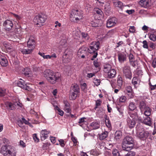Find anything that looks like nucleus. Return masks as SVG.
Here are the masks:
<instances>
[{
  "mask_svg": "<svg viewBox=\"0 0 156 156\" xmlns=\"http://www.w3.org/2000/svg\"><path fill=\"white\" fill-rule=\"evenodd\" d=\"M66 41L65 40H62L61 41L60 44L61 45L63 46V47H65L66 46Z\"/></svg>",
  "mask_w": 156,
  "mask_h": 156,
  "instance_id": "nucleus-61",
  "label": "nucleus"
},
{
  "mask_svg": "<svg viewBox=\"0 0 156 156\" xmlns=\"http://www.w3.org/2000/svg\"><path fill=\"white\" fill-rule=\"evenodd\" d=\"M142 113H144L145 115L149 116L151 114V109L148 107H146L145 108L141 111Z\"/></svg>",
  "mask_w": 156,
  "mask_h": 156,
  "instance_id": "nucleus-22",
  "label": "nucleus"
},
{
  "mask_svg": "<svg viewBox=\"0 0 156 156\" xmlns=\"http://www.w3.org/2000/svg\"><path fill=\"white\" fill-rule=\"evenodd\" d=\"M20 80L21 81L19 80L17 82L18 86L24 90H26V88L28 86L24 83V80H22L21 79H20Z\"/></svg>",
  "mask_w": 156,
  "mask_h": 156,
  "instance_id": "nucleus-21",
  "label": "nucleus"
},
{
  "mask_svg": "<svg viewBox=\"0 0 156 156\" xmlns=\"http://www.w3.org/2000/svg\"><path fill=\"white\" fill-rule=\"evenodd\" d=\"M133 140L132 137L129 136H126L124 139L122 143L133 145Z\"/></svg>",
  "mask_w": 156,
  "mask_h": 156,
  "instance_id": "nucleus-11",
  "label": "nucleus"
},
{
  "mask_svg": "<svg viewBox=\"0 0 156 156\" xmlns=\"http://www.w3.org/2000/svg\"><path fill=\"white\" fill-rule=\"evenodd\" d=\"M82 37L85 40H88L89 38V36L87 33L82 32L81 34Z\"/></svg>",
  "mask_w": 156,
  "mask_h": 156,
  "instance_id": "nucleus-45",
  "label": "nucleus"
},
{
  "mask_svg": "<svg viewBox=\"0 0 156 156\" xmlns=\"http://www.w3.org/2000/svg\"><path fill=\"white\" fill-rule=\"evenodd\" d=\"M144 123L147 125H150L151 124V119L149 116H147L146 118L144 119L143 120Z\"/></svg>",
  "mask_w": 156,
  "mask_h": 156,
  "instance_id": "nucleus-32",
  "label": "nucleus"
},
{
  "mask_svg": "<svg viewBox=\"0 0 156 156\" xmlns=\"http://www.w3.org/2000/svg\"><path fill=\"white\" fill-rule=\"evenodd\" d=\"M111 69V66L109 64H105L104 66V71L105 73L108 72Z\"/></svg>",
  "mask_w": 156,
  "mask_h": 156,
  "instance_id": "nucleus-33",
  "label": "nucleus"
},
{
  "mask_svg": "<svg viewBox=\"0 0 156 156\" xmlns=\"http://www.w3.org/2000/svg\"><path fill=\"white\" fill-rule=\"evenodd\" d=\"M90 154L94 156H98L99 154V153L96 150H94L90 151Z\"/></svg>",
  "mask_w": 156,
  "mask_h": 156,
  "instance_id": "nucleus-38",
  "label": "nucleus"
},
{
  "mask_svg": "<svg viewBox=\"0 0 156 156\" xmlns=\"http://www.w3.org/2000/svg\"><path fill=\"white\" fill-rule=\"evenodd\" d=\"M87 52V51L85 49V48H80L78 51V55H81L86 54Z\"/></svg>",
  "mask_w": 156,
  "mask_h": 156,
  "instance_id": "nucleus-35",
  "label": "nucleus"
},
{
  "mask_svg": "<svg viewBox=\"0 0 156 156\" xmlns=\"http://www.w3.org/2000/svg\"><path fill=\"white\" fill-rule=\"evenodd\" d=\"M139 5L142 7L147 8L150 5L149 0H140L139 2Z\"/></svg>",
  "mask_w": 156,
  "mask_h": 156,
  "instance_id": "nucleus-18",
  "label": "nucleus"
},
{
  "mask_svg": "<svg viewBox=\"0 0 156 156\" xmlns=\"http://www.w3.org/2000/svg\"><path fill=\"white\" fill-rule=\"evenodd\" d=\"M35 41L33 37H30L27 43V49L24 48V47L21 45L19 47V51L23 54H28L31 53L34 48Z\"/></svg>",
  "mask_w": 156,
  "mask_h": 156,
  "instance_id": "nucleus-1",
  "label": "nucleus"
},
{
  "mask_svg": "<svg viewBox=\"0 0 156 156\" xmlns=\"http://www.w3.org/2000/svg\"><path fill=\"white\" fill-rule=\"evenodd\" d=\"M135 155V153L133 151H129L126 155L125 156H134Z\"/></svg>",
  "mask_w": 156,
  "mask_h": 156,
  "instance_id": "nucleus-60",
  "label": "nucleus"
},
{
  "mask_svg": "<svg viewBox=\"0 0 156 156\" xmlns=\"http://www.w3.org/2000/svg\"><path fill=\"white\" fill-rule=\"evenodd\" d=\"M113 156H119V153L117 150L114 149L112 152Z\"/></svg>",
  "mask_w": 156,
  "mask_h": 156,
  "instance_id": "nucleus-44",
  "label": "nucleus"
},
{
  "mask_svg": "<svg viewBox=\"0 0 156 156\" xmlns=\"http://www.w3.org/2000/svg\"><path fill=\"white\" fill-rule=\"evenodd\" d=\"M99 45V42H94L90 46L88 49V52L90 53H94L92 58H91V60H94L97 57L98 52L96 51L98 49Z\"/></svg>",
  "mask_w": 156,
  "mask_h": 156,
  "instance_id": "nucleus-5",
  "label": "nucleus"
},
{
  "mask_svg": "<svg viewBox=\"0 0 156 156\" xmlns=\"http://www.w3.org/2000/svg\"><path fill=\"white\" fill-rule=\"evenodd\" d=\"M136 108V107L134 103L132 102L129 103V108L130 110H134Z\"/></svg>",
  "mask_w": 156,
  "mask_h": 156,
  "instance_id": "nucleus-36",
  "label": "nucleus"
},
{
  "mask_svg": "<svg viewBox=\"0 0 156 156\" xmlns=\"http://www.w3.org/2000/svg\"><path fill=\"white\" fill-rule=\"evenodd\" d=\"M119 61L121 63H123L126 59V55L125 54L122 52L119 53L118 55Z\"/></svg>",
  "mask_w": 156,
  "mask_h": 156,
  "instance_id": "nucleus-14",
  "label": "nucleus"
},
{
  "mask_svg": "<svg viewBox=\"0 0 156 156\" xmlns=\"http://www.w3.org/2000/svg\"><path fill=\"white\" fill-rule=\"evenodd\" d=\"M122 78L120 77H119L117 79V83L118 85L120 87H121L122 84Z\"/></svg>",
  "mask_w": 156,
  "mask_h": 156,
  "instance_id": "nucleus-41",
  "label": "nucleus"
},
{
  "mask_svg": "<svg viewBox=\"0 0 156 156\" xmlns=\"http://www.w3.org/2000/svg\"><path fill=\"white\" fill-rule=\"evenodd\" d=\"M101 101L100 100H98L96 101V107H95V108L96 109L97 108V107L98 106H99L101 105Z\"/></svg>",
  "mask_w": 156,
  "mask_h": 156,
  "instance_id": "nucleus-57",
  "label": "nucleus"
},
{
  "mask_svg": "<svg viewBox=\"0 0 156 156\" xmlns=\"http://www.w3.org/2000/svg\"><path fill=\"white\" fill-rule=\"evenodd\" d=\"M59 78V76H57L56 74L55 73L47 79L48 81L52 84L55 83L57 80Z\"/></svg>",
  "mask_w": 156,
  "mask_h": 156,
  "instance_id": "nucleus-9",
  "label": "nucleus"
},
{
  "mask_svg": "<svg viewBox=\"0 0 156 156\" xmlns=\"http://www.w3.org/2000/svg\"><path fill=\"white\" fill-rule=\"evenodd\" d=\"M83 12L80 10L73 9L70 12V19L73 22H76L82 19Z\"/></svg>",
  "mask_w": 156,
  "mask_h": 156,
  "instance_id": "nucleus-2",
  "label": "nucleus"
},
{
  "mask_svg": "<svg viewBox=\"0 0 156 156\" xmlns=\"http://www.w3.org/2000/svg\"><path fill=\"white\" fill-rule=\"evenodd\" d=\"M147 107V106H146L145 103L144 101H142L140 102L139 107L141 111L145 108Z\"/></svg>",
  "mask_w": 156,
  "mask_h": 156,
  "instance_id": "nucleus-39",
  "label": "nucleus"
},
{
  "mask_svg": "<svg viewBox=\"0 0 156 156\" xmlns=\"http://www.w3.org/2000/svg\"><path fill=\"white\" fill-rule=\"evenodd\" d=\"M127 100L126 97L124 96H122L119 98V101L121 103H124Z\"/></svg>",
  "mask_w": 156,
  "mask_h": 156,
  "instance_id": "nucleus-40",
  "label": "nucleus"
},
{
  "mask_svg": "<svg viewBox=\"0 0 156 156\" xmlns=\"http://www.w3.org/2000/svg\"><path fill=\"white\" fill-rule=\"evenodd\" d=\"M54 72L50 69H46L44 72L43 74L44 77L47 80L49 77L51 76Z\"/></svg>",
  "mask_w": 156,
  "mask_h": 156,
  "instance_id": "nucleus-24",
  "label": "nucleus"
},
{
  "mask_svg": "<svg viewBox=\"0 0 156 156\" xmlns=\"http://www.w3.org/2000/svg\"><path fill=\"white\" fill-rule=\"evenodd\" d=\"M71 139L73 142L74 145L76 146L77 144V141L76 138L72 136L71 137Z\"/></svg>",
  "mask_w": 156,
  "mask_h": 156,
  "instance_id": "nucleus-52",
  "label": "nucleus"
},
{
  "mask_svg": "<svg viewBox=\"0 0 156 156\" xmlns=\"http://www.w3.org/2000/svg\"><path fill=\"white\" fill-rule=\"evenodd\" d=\"M129 58L131 65L133 67L136 66L137 65V62L136 60H135L133 55L131 53L130 54Z\"/></svg>",
  "mask_w": 156,
  "mask_h": 156,
  "instance_id": "nucleus-17",
  "label": "nucleus"
},
{
  "mask_svg": "<svg viewBox=\"0 0 156 156\" xmlns=\"http://www.w3.org/2000/svg\"><path fill=\"white\" fill-rule=\"evenodd\" d=\"M5 105L10 110H13L15 109V106L14 105V101H13V103L10 102H5Z\"/></svg>",
  "mask_w": 156,
  "mask_h": 156,
  "instance_id": "nucleus-25",
  "label": "nucleus"
},
{
  "mask_svg": "<svg viewBox=\"0 0 156 156\" xmlns=\"http://www.w3.org/2000/svg\"><path fill=\"white\" fill-rule=\"evenodd\" d=\"M133 145L126 144L122 143V147L123 150L126 151H129L133 148Z\"/></svg>",
  "mask_w": 156,
  "mask_h": 156,
  "instance_id": "nucleus-20",
  "label": "nucleus"
},
{
  "mask_svg": "<svg viewBox=\"0 0 156 156\" xmlns=\"http://www.w3.org/2000/svg\"><path fill=\"white\" fill-rule=\"evenodd\" d=\"M50 131L46 129L42 130L41 132L40 136L42 140H44L48 137V135Z\"/></svg>",
  "mask_w": 156,
  "mask_h": 156,
  "instance_id": "nucleus-12",
  "label": "nucleus"
},
{
  "mask_svg": "<svg viewBox=\"0 0 156 156\" xmlns=\"http://www.w3.org/2000/svg\"><path fill=\"white\" fill-rule=\"evenodd\" d=\"M108 136V132L107 131H105L99 135V138L101 140H103L105 139Z\"/></svg>",
  "mask_w": 156,
  "mask_h": 156,
  "instance_id": "nucleus-31",
  "label": "nucleus"
},
{
  "mask_svg": "<svg viewBox=\"0 0 156 156\" xmlns=\"http://www.w3.org/2000/svg\"><path fill=\"white\" fill-rule=\"evenodd\" d=\"M108 76L109 78H112L115 77L116 75V72L115 69H111L108 72H107Z\"/></svg>",
  "mask_w": 156,
  "mask_h": 156,
  "instance_id": "nucleus-26",
  "label": "nucleus"
},
{
  "mask_svg": "<svg viewBox=\"0 0 156 156\" xmlns=\"http://www.w3.org/2000/svg\"><path fill=\"white\" fill-rule=\"evenodd\" d=\"M143 47L144 48H147L148 47L147 42L146 40L144 41L143 42Z\"/></svg>",
  "mask_w": 156,
  "mask_h": 156,
  "instance_id": "nucleus-59",
  "label": "nucleus"
},
{
  "mask_svg": "<svg viewBox=\"0 0 156 156\" xmlns=\"http://www.w3.org/2000/svg\"><path fill=\"white\" fill-rule=\"evenodd\" d=\"M133 90L132 87L130 86H129L126 87L125 92L126 94V93H130Z\"/></svg>",
  "mask_w": 156,
  "mask_h": 156,
  "instance_id": "nucleus-42",
  "label": "nucleus"
},
{
  "mask_svg": "<svg viewBox=\"0 0 156 156\" xmlns=\"http://www.w3.org/2000/svg\"><path fill=\"white\" fill-rule=\"evenodd\" d=\"M117 22V19L112 17L108 20L106 22V26L108 28H110L115 26Z\"/></svg>",
  "mask_w": 156,
  "mask_h": 156,
  "instance_id": "nucleus-8",
  "label": "nucleus"
},
{
  "mask_svg": "<svg viewBox=\"0 0 156 156\" xmlns=\"http://www.w3.org/2000/svg\"><path fill=\"white\" fill-rule=\"evenodd\" d=\"M92 8L91 6L88 4H86L85 6V10L87 11H89L91 10L92 9Z\"/></svg>",
  "mask_w": 156,
  "mask_h": 156,
  "instance_id": "nucleus-47",
  "label": "nucleus"
},
{
  "mask_svg": "<svg viewBox=\"0 0 156 156\" xmlns=\"http://www.w3.org/2000/svg\"><path fill=\"white\" fill-rule=\"evenodd\" d=\"M105 124L106 126L108 128L111 127V123L109 119H106L105 120Z\"/></svg>",
  "mask_w": 156,
  "mask_h": 156,
  "instance_id": "nucleus-53",
  "label": "nucleus"
},
{
  "mask_svg": "<svg viewBox=\"0 0 156 156\" xmlns=\"http://www.w3.org/2000/svg\"><path fill=\"white\" fill-rule=\"evenodd\" d=\"M122 133L121 131H116L114 134V139L116 141H119L122 137Z\"/></svg>",
  "mask_w": 156,
  "mask_h": 156,
  "instance_id": "nucleus-19",
  "label": "nucleus"
},
{
  "mask_svg": "<svg viewBox=\"0 0 156 156\" xmlns=\"http://www.w3.org/2000/svg\"><path fill=\"white\" fill-rule=\"evenodd\" d=\"M64 110L66 113H70L71 110L70 107H64Z\"/></svg>",
  "mask_w": 156,
  "mask_h": 156,
  "instance_id": "nucleus-51",
  "label": "nucleus"
},
{
  "mask_svg": "<svg viewBox=\"0 0 156 156\" xmlns=\"http://www.w3.org/2000/svg\"><path fill=\"white\" fill-rule=\"evenodd\" d=\"M150 40L154 41H156V36L154 34H151L149 37Z\"/></svg>",
  "mask_w": 156,
  "mask_h": 156,
  "instance_id": "nucleus-46",
  "label": "nucleus"
},
{
  "mask_svg": "<svg viewBox=\"0 0 156 156\" xmlns=\"http://www.w3.org/2000/svg\"><path fill=\"white\" fill-rule=\"evenodd\" d=\"M14 150V147L5 145L2 147L0 153L4 156H14L15 155V153H13L12 151Z\"/></svg>",
  "mask_w": 156,
  "mask_h": 156,
  "instance_id": "nucleus-3",
  "label": "nucleus"
},
{
  "mask_svg": "<svg viewBox=\"0 0 156 156\" xmlns=\"http://www.w3.org/2000/svg\"><path fill=\"white\" fill-rule=\"evenodd\" d=\"M33 139L35 142H38L39 141V139L37 138V135L36 134H34L33 135Z\"/></svg>",
  "mask_w": 156,
  "mask_h": 156,
  "instance_id": "nucleus-62",
  "label": "nucleus"
},
{
  "mask_svg": "<svg viewBox=\"0 0 156 156\" xmlns=\"http://www.w3.org/2000/svg\"><path fill=\"white\" fill-rule=\"evenodd\" d=\"M72 90L73 92L78 93L79 92L80 88L78 85L76 84H73L72 87Z\"/></svg>",
  "mask_w": 156,
  "mask_h": 156,
  "instance_id": "nucleus-29",
  "label": "nucleus"
},
{
  "mask_svg": "<svg viewBox=\"0 0 156 156\" xmlns=\"http://www.w3.org/2000/svg\"><path fill=\"white\" fill-rule=\"evenodd\" d=\"M14 105L15 107H16L18 108H22L23 106L22 103L20 102L18 99H16L15 101H14Z\"/></svg>",
  "mask_w": 156,
  "mask_h": 156,
  "instance_id": "nucleus-30",
  "label": "nucleus"
},
{
  "mask_svg": "<svg viewBox=\"0 0 156 156\" xmlns=\"http://www.w3.org/2000/svg\"><path fill=\"white\" fill-rule=\"evenodd\" d=\"M94 11L96 12V13H97L99 15H102V14H103V12L101 11V10L98 8H96L95 9Z\"/></svg>",
  "mask_w": 156,
  "mask_h": 156,
  "instance_id": "nucleus-54",
  "label": "nucleus"
},
{
  "mask_svg": "<svg viewBox=\"0 0 156 156\" xmlns=\"http://www.w3.org/2000/svg\"><path fill=\"white\" fill-rule=\"evenodd\" d=\"M113 4L114 7L118 8L122 11V9L124 6L123 5V3L121 1L118 0H115L113 2Z\"/></svg>",
  "mask_w": 156,
  "mask_h": 156,
  "instance_id": "nucleus-16",
  "label": "nucleus"
},
{
  "mask_svg": "<svg viewBox=\"0 0 156 156\" xmlns=\"http://www.w3.org/2000/svg\"><path fill=\"white\" fill-rule=\"evenodd\" d=\"M73 36L75 38L78 39L80 37V36L81 34V33L80 31H77L76 30H74L72 33Z\"/></svg>",
  "mask_w": 156,
  "mask_h": 156,
  "instance_id": "nucleus-27",
  "label": "nucleus"
},
{
  "mask_svg": "<svg viewBox=\"0 0 156 156\" xmlns=\"http://www.w3.org/2000/svg\"><path fill=\"white\" fill-rule=\"evenodd\" d=\"M3 25L5 27L6 29L8 31L11 30L13 26L12 21L9 20L5 21Z\"/></svg>",
  "mask_w": 156,
  "mask_h": 156,
  "instance_id": "nucleus-10",
  "label": "nucleus"
},
{
  "mask_svg": "<svg viewBox=\"0 0 156 156\" xmlns=\"http://www.w3.org/2000/svg\"><path fill=\"white\" fill-rule=\"evenodd\" d=\"M0 63L3 66H6L8 65V62L5 57L0 54Z\"/></svg>",
  "mask_w": 156,
  "mask_h": 156,
  "instance_id": "nucleus-15",
  "label": "nucleus"
},
{
  "mask_svg": "<svg viewBox=\"0 0 156 156\" xmlns=\"http://www.w3.org/2000/svg\"><path fill=\"white\" fill-rule=\"evenodd\" d=\"M138 79L136 77H133L132 80V83L135 86L137 84Z\"/></svg>",
  "mask_w": 156,
  "mask_h": 156,
  "instance_id": "nucleus-43",
  "label": "nucleus"
},
{
  "mask_svg": "<svg viewBox=\"0 0 156 156\" xmlns=\"http://www.w3.org/2000/svg\"><path fill=\"white\" fill-rule=\"evenodd\" d=\"M70 53V52H69L68 53H67L66 52H65L64 55L63 56V62L67 63L70 61L72 56L71 54H69Z\"/></svg>",
  "mask_w": 156,
  "mask_h": 156,
  "instance_id": "nucleus-13",
  "label": "nucleus"
},
{
  "mask_svg": "<svg viewBox=\"0 0 156 156\" xmlns=\"http://www.w3.org/2000/svg\"><path fill=\"white\" fill-rule=\"evenodd\" d=\"M5 90L0 88V96H3L5 95Z\"/></svg>",
  "mask_w": 156,
  "mask_h": 156,
  "instance_id": "nucleus-56",
  "label": "nucleus"
},
{
  "mask_svg": "<svg viewBox=\"0 0 156 156\" xmlns=\"http://www.w3.org/2000/svg\"><path fill=\"white\" fill-rule=\"evenodd\" d=\"M137 136L140 139L144 140H145L149 136V133L147 131H144L142 128L140 129L138 127H136Z\"/></svg>",
  "mask_w": 156,
  "mask_h": 156,
  "instance_id": "nucleus-6",
  "label": "nucleus"
},
{
  "mask_svg": "<svg viewBox=\"0 0 156 156\" xmlns=\"http://www.w3.org/2000/svg\"><path fill=\"white\" fill-rule=\"evenodd\" d=\"M122 72L123 76L127 78L131 79L132 78V73L130 68L128 66H125L123 69Z\"/></svg>",
  "mask_w": 156,
  "mask_h": 156,
  "instance_id": "nucleus-7",
  "label": "nucleus"
},
{
  "mask_svg": "<svg viewBox=\"0 0 156 156\" xmlns=\"http://www.w3.org/2000/svg\"><path fill=\"white\" fill-rule=\"evenodd\" d=\"M129 31V32L132 33H133L135 32V30L134 26H130V27Z\"/></svg>",
  "mask_w": 156,
  "mask_h": 156,
  "instance_id": "nucleus-64",
  "label": "nucleus"
},
{
  "mask_svg": "<svg viewBox=\"0 0 156 156\" xmlns=\"http://www.w3.org/2000/svg\"><path fill=\"white\" fill-rule=\"evenodd\" d=\"M56 110L58 111V114L61 116H63L64 115V112L63 111L61 110L58 107L56 106Z\"/></svg>",
  "mask_w": 156,
  "mask_h": 156,
  "instance_id": "nucleus-50",
  "label": "nucleus"
},
{
  "mask_svg": "<svg viewBox=\"0 0 156 156\" xmlns=\"http://www.w3.org/2000/svg\"><path fill=\"white\" fill-rule=\"evenodd\" d=\"M90 125L93 129H96L100 127V122L97 121L91 123Z\"/></svg>",
  "mask_w": 156,
  "mask_h": 156,
  "instance_id": "nucleus-28",
  "label": "nucleus"
},
{
  "mask_svg": "<svg viewBox=\"0 0 156 156\" xmlns=\"http://www.w3.org/2000/svg\"><path fill=\"white\" fill-rule=\"evenodd\" d=\"M105 10L107 12V13H109L110 10V7L109 5H105Z\"/></svg>",
  "mask_w": 156,
  "mask_h": 156,
  "instance_id": "nucleus-49",
  "label": "nucleus"
},
{
  "mask_svg": "<svg viewBox=\"0 0 156 156\" xmlns=\"http://www.w3.org/2000/svg\"><path fill=\"white\" fill-rule=\"evenodd\" d=\"M86 119V118L85 117H83L80 119L79 120L78 123L80 124V125L81 126V124L84 122H85V119Z\"/></svg>",
  "mask_w": 156,
  "mask_h": 156,
  "instance_id": "nucleus-63",
  "label": "nucleus"
},
{
  "mask_svg": "<svg viewBox=\"0 0 156 156\" xmlns=\"http://www.w3.org/2000/svg\"><path fill=\"white\" fill-rule=\"evenodd\" d=\"M127 122L128 125L130 128H132L135 126L136 123L135 119H127Z\"/></svg>",
  "mask_w": 156,
  "mask_h": 156,
  "instance_id": "nucleus-23",
  "label": "nucleus"
},
{
  "mask_svg": "<svg viewBox=\"0 0 156 156\" xmlns=\"http://www.w3.org/2000/svg\"><path fill=\"white\" fill-rule=\"evenodd\" d=\"M46 19V16L43 14H38L34 17L33 21L36 27H40L43 25Z\"/></svg>",
  "mask_w": 156,
  "mask_h": 156,
  "instance_id": "nucleus-4",
  "label": "nucleus"
},
{
  "mask_svg": "<svg viewBox=\"0 0 156 156\" xmlns=\"http://www.w3.org/2000/svg\"><path fill=\"white\" fill-rule=\"evenodd\" d=\"M93 82L95 85L98 86L100 84L101 81L100 80L98 79H94L93 80Z\"/></svg>",
  "mask_w": 156,
  "mask_h": 156,
  "instance_id": "nucleus-48",
  "label": "nucleus"
},
{
  "mask_svg": "<svg viewBox=\"0 0 156 156\" xmlns=\"http://www.w3.org/2000/svg\"><path fill=\"white\" fill-rule=\"evenodd\" d=\"M24 74L25 76L27 77H29L30 76L31 74L29 68H27L24 69Z\"/></svg>",
  "mask_w": 156,
  "mask_h": 156,
  "instance_id": "nucleus-37",
  "label": "nucleus"
},
{
  "mask_svg": "<svg viewBox=\"0 0 156 156\" xmlns=\"http://www.w3.org/2000/svg\"><path fill=\"white\" fill-rule=\"evenodd\" d=\"M80 85L81 88L83 90H84L87 88V84L85 83H81Z\"/></svg>",
  "mask_w": 156,
  "mask_h": 156,
  "instance_id": "nucleus-55",
  "label": "nucleus"
},
{
  "mask_svg": "<svg viewBox=\"0 0 156 156\" xmlns=\"http://www.w3.org/2000/svg\"><path fill=\"white\" fill-rule=\"evenodd\" d=\"M59 143V144L62 147H63L65 145L64 141L63 139H60L58 140Z\"/></svg>",
  "mask_w": 156,
  "mask_h": 156,
  "instance_id": "nucleus-58",
  "label": "nucleus"
},
{
  "mask_svg": "<svg viewBox=\"0 0 156 156\" xmlns=\"http://www.w3.org/2000/svg\"><path fill=\"white\" fill-rule=\"evenodd\" d=\"M78 93L73 92L71 93L69 95V98L71 100H75L77 97Z\"/></svg>",
  "mask_w": 156,
  "mask_h": 156,
  "instance_id": "nucleus-34",
  "label": "nucleus"
}]
</instances>
